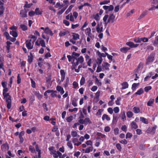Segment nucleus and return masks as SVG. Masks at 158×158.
<instances>
[{
  "instance_id": "nucleus-31",
  "label": "nucleus",
  "mask_w": 158,
  "mask_h": 158,
  "mask_svg": "<svg viewBox=\"0 0 158 158\" xmlns=\"http://www.w3.org/2000/svg\"><path fill=\"white\" fill-rule=\"evenodd\" d=\"M154 101V99H150L148 102L147 105L148 106H152V104H153Z\"/></svg>"
},
{
  "instance_id": "nucleus-45",
  "label": "nucleus",
  "mask_w": 158,
  "mask_h": 158,
  "mask_svg": "<svg viewBox=\"0 0 158 158\" xmlns=\"http://www.w3.org/2000/svg\"><path fill=\"white\" fill-rule=\"evenodd\" d=\"M85 79L84 77H82L80 81V84L81 85H83L85 83Z\"/></svg>"
},
{
  "instance_id": "nucleus-43",
  "label": "nucleus",
  "mask_w": 158,
  "mask_h": 158,
  "mask_svg": "<svg viewBox=\"0 0 158 158\" xmlns=\"http://www.w3.org/2000/svg\"><path fill=\"white\" fill-rule=\"evenodd\" d=\"M91 123V122L89 118H86L84 119V124L87 125L88 124H90Z\"/></svg>"
},
{
  "instance_id": "nucleus-20",
  "label": "nucleus",
  "mask_w": 158,
  "mask_h": 158,
  "mask_svg": "<svg viewBox=\"0 0 158 158\" xmlns=\"http://www.w3.org/2000/svg\"><path fill=\"white\" fill-rule=\"evenodd\" d=\"M35 149L36 151L38 152V158H41V150L39 149L38 144H36L35 146Z\"/></svg>"
},
{
  "instance_id": "nucleus-38",
  "label": "nucleus",
  "mask_w": 158,
  "mask_h": 158,
  "mask_svg": "<svg viewBox=\"0 0 158 158\" xmlns=\"http://www.w3.org/2000/svg\"><path fill=\"white\" fill-rule=\"evenodd\" d=\"M146 12L145 11L143 12L139 17L138 19V20H140L143 18L146 15Z\"/></svg>"
},
{
  "instance_id": "nucleus-59",
  "label": "nucleus",
  "mask_w": 158,
  "mask_h": 158,
  "mask_svg": "<svg viewBox=\"0 0 158 158\" xmlns=\"http://www.w3.org/2000/svg\"><path fill=\"white\" fill-rule=\"evenodd\" d=\"M73 119V116H70L69 117L67 118L66 120L68 122H71Z\"/></svg>"
},
{
  "instance_id": "nucleus-26",
  "label": "nucleus",
  "mask_w": 158,
  "mask_h": 158,
  "mask_svg": "<svg viewBox=\"0 0 158 158\" xmlns=\"http://www.w3.org/2000/svg\"><path fill=\"white\" fill-rule=\"evenodd\" d=\"M140 119L141 121L145 124H148V120L143 117H140Z\"/></svg>"
},
{
  "instance_id": "nucleus-64",
  "label": "nucleus",
  "mask_w": 158,
  "mask_h": 158,
  "mask_svg": "<svg viewBox=\"0 0 158 158\" xmlns=\"http://www.w3.org/2000/svg\"><path fill=\"white\" fill-rule=\"evenodd\" d=\"M113 110L115 113H117L119 111V109L118 107H116L114 108Z\"/></svg>"
},
{
  "instance_id": "nucleus-4",
  "label": "nucleus",
  "mask_w": 158,
  "mask_h": 158,
  "mask_svg": "<svg viewBox=\"0 0 158 158\" xmlns=\"http://www.w3.org/2000/svg\"><path fill=\"white\" fill-rule=\"evenodd\" d=\"M31 40H27L26 41V46L28 49H31L33 48V44L32 45Z\"/></svg>"
},
{
  "instance_id": "nucleus-49",
  "label": "nucleus",
  "mask_w": 158,
  "mask_h": 158,
  "mask_svg": "<svg viewBox=\"0 0 158 158\" xmlns=\"http://www.w3.org/2000/svg\"><path fill=\"white\" fill-rule=\"evenodd\" d=\"M52 92V91H50V90H48L46 91L44 93V95L45 96V98L46 99L47 98H48V96L47 95V93H51V92Z\"/></svg>"
},
{
  "instance_id": "nucleus-39",
  "label": "nucleus",
  "mask_w": 158,
  "mask_h": 158,
  "mask_svg": "<svg viewBox=\"0 0 158 158\" xmlns=\"http://www.w3.org/2000/svg\"><path fill=\"white\" fill-rule=\"evenodd\" d=\"M29 150L31 153H34L35 152V151L33 146L30 145L29 147Z\"/></svg>"
},
{
  "instance_id": "nucleus-15",
  "label": "nucleus",
  "mask_w": 158,
  "mask_h": 158,
  "mask_svg": "<svg viewBox=\"0 0 158 158\" xmlns=\"http://www.w3.org/2000/svg\"><path fill=\"white\" fill-rule=\"evenodd\" d=\"M72 34H73L72 37L73 40H77L79 39L80 35L74 32L72 33Z\"/></svg>"
},
{
  "instance_id": "nucleus-50",
  "label": "nucleus",
  "mask_w": 158,
  "mask_h": 158,
  "mask_svg": "<svg viewBox=\"0 0 158 158\" xmlns=\"http://www.w3.org/2000/svg\"><path fill=\"white\" fill-rule=\"evenodd\" d=\"M97 60V63L98 64V65H99L101 64L103 59L102 58L100 57V58H98Z\"/></svg>"
},
{
  "instance_id": "nucleus-25",
  "label": "nucleus",
  "mask_w": 158,
  "mask_h": 158,
  "mask_svg": "<svg viewBox=\"0 0 158 158\" xmlns=\"http://www.w3.org/2000/svg\"><path fill=\"white\" fill-rule=\"evenodd\" d=\"M133 111L135 114H138L140 112V110L139 107L134 106L133 108Z\"/></svg>"
},
{
  "instance_id": "nucleus-44",
  "label": "nucleus",
  "mask_w": 158,
  "mask_h": 158,
  "mask_svg": "<svg viewBox=\"0 0 158 158\" xmlns=\"http://www.w3.org/2000/svg\"><path fill=\"white\" fill-rule=\"evenodd\" d=\"M153 45L155 46L158 47V36L156 37L155 40L153 43Z\"/></svg>"
},
{
  "instance_id": "nucleus-9",
  "label": "nucleus",
  "mask_w": 158,
  "mask_h": 158,
  "mask_svg": "<svg viewBox=\"0 0 158 158\" xmlns=\"http://www.w3.org/2000/svg\"><path fill=\"white\" fill-rule=\"evenodd\" d=\"M103 8L105 10H108V11H110L113 10L114 7L113 5H110L109 6H103Z\"/></svg>"
},
{
  "instance_id": "nucleus-57",
  "label": "nucleus",
  "mask_w": 158,
  "mask_h": 158,
  "mask_svg": "<svg viewBox=\"0 0 158 158\" xmlns=\"http://www.w3.org/2000/svg\"><path fill=\"white\" fill-rule=\"evenodd\" d=\"M7 40H9L12 42H14L16 41V39L15 37L13 38L10 36L8 38H7Z\"/></svg>"
},
{
  "instance_id": "nucleus-18",
  "label": "nucleus",
  "mask_w": 158,
  "mask_h": 158,
  "mask_svg": "<svg viewBox=\"0 0 158 158\" xmlns=\"http://www.w3.org/2000/svg\"><path fill=\"white\" fill-rule=\"evenodd\" d=\"M130 48L128 47H123L120 49V51L123 53H126L127 51L130 50Z\"/></svg>"
},
{
  "instance_id": "nucleus-46",
  "label": "nucleus",
  "mask_w": 158,
  "mask_h": 158,
  "mask_svg": "<svg viewBox=\"0 0 158 158\" xmlns=\"http://www.w3.org/2000/svg\"><path fill=\"white\" fill-rule=\"evenodd\" d=\"M104 110L102 109H100L98 110V112L96 114V116H100L102 114V112Z\"/></svg>"
},
{
  "instance_id": "nucleus-28",
  "label": "nucleus",
  "mask_w": 158,
  "mask_h": 158,
  "mask_svg": "<svg viewBox=\"0 0 158 158\" xmlns=\"http://www.w3.org/2000/svg\"><path fill=\"white\" fill-rule=\"evenodd\" d=\"M10 34L13 37L16 38L18 36V34L16 31H10Z\"/></svg>"
},
{
  "instance_id": "nucleus-34",
  "label": "nucleus",
  "mask_w": 158,
  "mask_h": 158,
  "mask_svg": "<svg viewBox=\"0 0 158 158\" xmlns=\"http://www.w3.org/2000/svg\"><path fill=\"white\" fill-rule=\"evenodd\" d=\"M108 15H106L104 16L103 19V20L104 22H105V24H106V25L107 24L109 23H110V22H108V20H107V21L106 22V20L108 18Z\"/></svg>"
},
{
  "instance_id": "nucleus-62",
  "label": "nucleus",
  "mask_w": 158,
  "mask_h": 158,
  "mask_svg": "<svg viewBox=\"0 0 158 158\" xmlns=\"http://www.w3.org/2000/svg\"><path fill=\"white\" fill-rule=\"evenodd\" d=\"M95 83H96L98 86H101L102 85V83L100 82L98 78H96L95 80Z\"/></svg>"
},
{
  "instance_id": "nucleus-19",
  "label": "nucleus",
  "mask_w": 158,
  "mask_h": 158,
  "mask_svg": "<svg viewBox=\"0 0 158 158\" xmlns=\"http://www.w3.org/2000/svg\"><path fill=\"white\" fill-rule=\"evenodd\" d=\"M122 87L121 88L122 89H124L128 87V84L127 82H124L121 84Z\"/></svg>"
},
{
  "instance_id": "nucleus-36",
  "label": "nucleus",
  "mask_w": 158,
  "mask_h": 158,
  "mask_svg": "<svg viewBox=\"0 0 158 158\" xmlns=\"http://www.w3.org/2000/svg\"><path fill=\"white\" fill-rule=\"evenodd\" d=\"M68 33V31H61L59 33V36L60 37H62Z\"/></svg>"
},
{
  "instance_id": "nucleus-33",
  "label": "nucleus",
  "mask_w": 158,
  "mask_h": 158,
  "mask_svg": "<svg viewBox=\"0 0 158 158\" xmlns=\"http://www.w3.org/2000/svg\"><path fill=\"white\" fill-rule=\"evenodd\" d=\"M32 5V3H31L28 4L27 1H25L24 7L29 8L31 7Z\"/></svg>"
},
{
  "instance_id": "nucleus-29",
  "label": "nucleus",
  "mask_w": 158,
  "mask_h": 158,
  "mask_svg": "<svg viewBox=\"0 0 158 158\" xmlns=\"http://www.w3.org/2000/svg\"><path fill=\"white\" fill-rule=\"evenodd\" d=\"M131 125L132 128H134V129H135L138 127V126L137 124L134 121L131 122Z\"/></svg>"
},
{
  "instance_id": "nucleus-48",
  "label": "nucleus",
  "mask_w": 158,
  "mask_h": 158,
  "mask_svg": "<svg viewBox=\"0 0 158 158\" xmlns=\"http://www.w3.org/2000/svg\"><path fill=\"white\" fill-rule=\"evenodd\" d=\"M140 40L141 41H143V42H147L148 41L149 39L145 37L140 38Z\"/></svg>"
},
{
  "instance_id": "nucleus-52",
  "label": "nucleus",
  "mask_w": 158,
  "mask_h": 158,
  "mask_svg": "<svg viewBox=\"0 0 158 158\" xmlns=\"http://www.w3.org/2000/svg\"><path fill=\"white\" fill-rule=\"evenodd\" d=\"M132 136V134L130 132H127L126 135V138H131Z\"/></svg>"
},
{
  "instance_id": "nucleus-56",
  "label": "nucleus",
  "mask_w": 158,
  "mask_h": 158,
  "mask_svg": "<svg viewBox=\"0 0 158 158\" xmlns=\"http://www.w3.org/2000/svg\"><path fill=\"white\" fill-rule=\"evenodd\" d=\"M140 38H135L134 39V41L136 43H140L141 42Z\"/></svg>"
},
{
  "instance_id": "nucleus-3",
  "label": "nucleus",
  "mask_w": 158,
  "mask_h": 158,
  "mask_svg": "<svg viewBox=\"0 0 158 158\" xmlns=\"http://www.w3.org/2000/svg\"><path fill=\"white\" fill-rule=\"evenodd\" d=\"M84 58L82 56H81L77 58V62L73 63L75 66H77L79 63L82 64L84 61Z\"/></svg>"
},
{
  "instance_id": "nucleus-17",
  "label": "nucleus",
  "mask_w": 158,
  "mask_h": 158,
  "mask_svg": "<svg viewBox=\"0 0 158 158\" xmlns=\"http://www.w3.org/2000/svg\"><path fill=\"white\" fill-rule=\"evenodd\" d=\"M68 6V5H66V6L63 7V8L61 9L60 10H59L57 13L58 15H61L65 11V10L67 8Z\"/></svg>"
},
{
  "instance_id": "nucleus-54",
  "label": "nucleus",
  "mask_w": 158,
  "mask_h": 158,
  "mask_svg": "<svg viewBox=\"0 0 158 158\" xmlns=\"http://www.w3.org/2000/svg\"><path fill=\"white\" fill-rule=\"evenodd\" d=\"M97 135L98 136L102 138H104L106 136L105 135L103 134L100 132H97Z\"/></svg>"
},
{
  "instance_id": "nucleus-37",
  "label": "nucleus",
  "mask_w": 158,
  "mask_h": 158,
  "mask_svg": "<svg viewBox=\"0 0 158 158\" xmlns=\"http://www.w3.org/2000/svg\"><path fill=\"white\" fill-rule=\"evenodd\" d=\"M50 91H52V92H51V96L52 98H54L55 97L57 96V95L56 94L57 93V91L56 90H50Z\"/></svg>"
},
{
  "instance_id": "nucleus-32",
  "label": "nucleus",
  "mask_w": 158,
  "mask_h": 158,
  "mask_svg": "<svg viewBox=\"0 0 158 158\" xmlns=\"http://www.w3.org/2000/svg\"><path fill=\"white\" fill-rule=\"evenodd\" d=\"M74 6V5H71L69 8L67 9V10L65 11V14L66 15L68 14L70 12L72 8Z\"/></svg>"
},
{
  "instance_id": "nucleus-61",
  "label": "nucleus",
  "mask_w": 158,
  "mask_h": 158,
  "mask_svg": "<svg viewBox=\"0 0 158 158\" xmlns=\"http://www.w3.org/2000/svg\"><path fill=\"white\" fill-rule=\"evenodd\" d=\"M31 87L33 88L36 87L35 83L32 79H31Z\"/></svg>"
},
{
  "instance_id": "nucleus-22",
  "label": "nucleus",
  "mask_w": 158,
  "mask_h": 158,
  "mask_svg": "<svg viewBox=\"0 0 158 158\" xmlns=\"http://www.w3.org/2000/svg\"><path fill=\"white\" fill-rule=\"evenodd\" d=\"M78 99L75 98H73L72 100V105L74 107H76L77 106V101Z\"/></svg>"
},
{
  "instance_id": "nucleus-41",
  "label": "nucleus",
  "mask_w": 158,
  "mask_h": 158,
  "mask_svg": "<svg viewBox=\"0 0 158 158\" xmlns=\"http://www.w3.org/2000/svg\"><path fill=\"white\" fill-rule=\"evenodd\" d=\"M143 93V90L142 88L139 89L137 92L135 93V94L140 95Z\"/></svg>"
},
{
  "instance_id": "nucleus-63",
  "label": "nucleus",
  "mask_w": 158,
  "mask_h": 158,
  "mask_svg": "<svg viewBox=\"0 0 158 158\" xmlns=\"http://www.w3.org/2000/svg\"><path fill=\"white\" fill-rule=\"evenodd\" d=\"M156 126H155L153 127L151 129V131L150 132L151 134H154L155 133L156 129Z\"/></svg>"
},
{
  "instance_id": "nucleus-40",
  "label": "nucleus",
  "mask_w": 158,
  "mask_h": 158,
  "mask_svg": "<svg viewBox=\"0 0 158 158\" xmlns=\"http://www.w3.org/2000/svg\"><path fill=\"white\" fill-rule=\"evenodd\" d=\"M93 149V147L92 146L87 148L85 150V153H89L91 151H92Z\"/></svg>"
},
{
  "instance_id": "nucleus-7",
  "label": "nucleus",
  "mask_w": 158,
  "mask_h": 158,
  "mask_svg": "<svg viewBox=\"0 0 158 158\" xmlns=\"http://www.w3.org/2000/svg\"><path fill=\"white\" fill-rule=\"evenodd\" d=\"M115 18V16L113 14H110L108 19V22H110L111 23H113L114 21Z\"/></svg>"
},
{
  "instance_id": "nucleus-10",
  "label": "nucleus",
  "mask_w": 158,
  "mask_h": 158,
  "mask_svg": "<svg viewBox=\"0 0 158 158\" xmlns=\"http://www.w3.org/2000/svg\"><path fill=\"white\" fill-rule=\"evenodd\" d=\"M6 102L7 103V107L8 109H10L11 107V97L6 98Z\"/></svg>"
},
{
  "instance_id": "nucleus-53",
  "label": "nucleus",
  "mask_w": 158,
  "mask_h": 158,
  "mask_svg": "<svg viewBox=\"0 0 158 158\" xmlns=\"http://www.w3.org/2000/svg\"><path fill=\"white\" fill-rule=\"evenodd\" d=\"M40 42V44L41 45V46L44 47H45V41L44 40H41Z\"/></svg>"
},
{
  "instance_id": "nucleus-58",
  "label": "nucleus",
  "mask_w": 158,
  "mask_h": 158,
  "mask_svg": "<svg viewBox=\"0 0 158 158\" xmlns=\"http://www.w3.org/2000/svg\"><path fill=\"white\" fill-rule=\"evenodd\" d=\"M110 2V1L109 0V1H107V0H104L102 2H101L100 3V5H104L107 4L108 3H109Z\"/></svg>"
},
{
  "instance_id": "nucleus-16",
  "label": "nucleus",
  "mask_w": 158,
  "mask_h": 158,
  "mask_svg": "<svg viewBox=\"0 0 158 158\" xmlns=\"http://www.w3.org/2000/svg\"><path fill=\"white\" fill-rule=\"evenodd\" d=\"M30 55L28 56V59L27 61L29 64H30L33 61V56L31 52H30Z\"/></svg>"
},
{
  "instance_id": "nucleus-30",
  "label": "nucleus",
  "mask_w": 158,
  "mask_h": 158,
  "mask_svg": "<svg viewBox=\"0 0 158 158\" xmlns=\"http://www.w3.org/2000/svg\"><path fill=\"white\" fill-rule=\"evenodd\" d=\"M6 50L7 52H8L10 49V45L12 44V43L9 41H7L6 42Z\"/></svg>"
},
{
  "instance_id": "nucleus-23",
  "label": "nucleus",
  "mask_w": 158,
  "mask_h": 158,
  "mask_svg": "<svg viewBox=\"0 0 158 158\" xmlns=\"http://www.w3.org/2000/svg\"><path fill=\"white\" fill-rule=\"evenodd\" d=\"M96 29L98 33H100L103 31V27H102L100 28L99 24L97 25Z\"/></svg>"
},
{
  "instance_id": "nucleus-60",
  "label": "nucleus",
  "mask_w": 158,
  "mask_h": 158,
  "mask_svg": "<svg viewBox=\"0 0 158 158\" xmlns=\"http://www.w3.org/2000/svg\"><path fill=\"white\" fill-rule=\"evenodd\" d=\"M143 67V63L142 62H140L137 68L138 70H140L141 69H142Z\"/></svg>"
},
{
  "instance_id": "nucleus-12",
  "label": "nucleus",
  "mask_w": 158,
  "mask_h": 158,
  "mask_svg": "<svg viewBox=\"0 0 158 158\" xmlns=\"http://www.w3.org/2000/svg\"><path fill=\"white\" fill-rule=\"evenodd\" d=\"M1 148L3 151H6L8 150L9 149L8 144L7 143L3 144L1 147Z\"/></svg>"
},
{
  "instance_id": "nucleus-42",
  "label": "nucleus",
  "mask_w": 158,
  "mask_h": 158,
  "mask_svg": "<svg viewBox=\"0 0 158 158\" xmlns=\"http://www.w3.org/2000/svg\"><path fill=\"white\" fill-rule=\"evenodd\" d=\"M139 83H133L132 85L131 89L133 91L135 90L136 87L139 85Z\"/></svg>"
},
{
  "instance_id": "nucleus-21",
  "label": "nucleus",
  "mask_w": 158,
  "mask_h": 158,
  "mask_svg": "<svg viewBox=\"0 0 158 158\" xmlns=\"http://www.w3.org/2000/svg\"><path fill=\"white\" fill-rule=\"evenodd\" d=\"M34 94L39 100H41L43 97V95L40 94L39 92H35L34 93Z\"/></svg>"
},
{
  "instance_id": "nucleus-24",
  "label": "nucleus",
  "mask_w": 158,
  "mask_h": 158,
  "mask_svg": "<svg viewBox=\"0 0 158 158\" xmlns=\"http://www.w3.org/2000/svg\"><path fill=\"white\" fill-rule=\"evenodd\" d=\"M35 12L36 15H41L43 11L42 10H40L39 8H36L35 10Z\"/></svg>"
},
{
  "instance_id": "nucleus-14",
  "label": "nucleus",
  "mask_w": 158,
  "mask_h": 158,
  "mask_svg": "<svg viewBox=\"0 0 158 158\" xmlns=\"http://www.w3.org/2000/svg\"><path fill=\"white\" fill-rule=\"evenodd\" d=\"M120 116L122 120L123 121H124L126 120L125 113L124 110H121L120 114Z\"/></svg>"
},
{
  "instance_id": "nucleus-47",
  "label": "nucleus",
  "mask_w": 158,
  "mask_h": 158,
  "mask_svg": "<svg viewBox=\"0 0 158 158\" xmlns=\"http://www.w3.org/2000/svg\"><path fill=\"white\" fill-rule=\"evenodd\" d=\"M127 115L128 118L132 117L133 115V114L131 111H128L127 113Z\"/></svg>"
},
{
  "instance_id": "nucleus-5",
  "label": "nucleus",
  "mask_w": 158,
  "mask_h": 158,
  "mask_svg": "<svg viewBox=\"0 0 158 158\" xmlns=\"http://www.w3.org/2000/svg\"><path fill=\"white\" fill-rule=\"evenodd\" d=\"M102 69L104 70H107L109 71L110 70L109 67L110 64L107 62H103L102 65Z\"/></svg>"
},
{
  "instance_id": "nucleus-2",
  "label": "nucleus",
  "mask_w": 158,
  "mask_h": 158,
  "mask_svg": "<svg viewBox=\"0 0 158 158\" xmlns=\"http://www.w3.org/2000/svg\"><path fill=\"white\" fill-rule=\"evenodd\" d=\"M63 2L64 4H63L61 5L60 4V2L56 3L55 6V7L56 8H61L62 7H64V6H66V5H68V4H69V2L68 0H64L63 1Z\"/></svg>"
},
{
  "instance_id": "nucleus-55",
  "label": "nucleus",
  "mask_w": 158,
  "mask_h": 158,
  "mask_svg": "<svg viewBox=\"0 0 158 158\" xmlns=\"http://www.w3.org/2000/svg\"><path fill=\"white\" fill-rule=\"evenodd\" d=\"M35 14V12L32 10H31L28 12V15L30 17L34 16Z\"/></svg>"
},
{
  "instance_id": "nucleus-1",
  "label": "nucleus",
  "mask_w": 158,
  "mask_h": 158,
  "mask_svg": "<svg viewBox=\"0 0 158 158\" xmlns=\"http://www.w3.org/2000/svg\"><path fill=\"white\" fill-rule=\"evenodd\" d=\"M156 55V53L154 52H152L148 56V57L146 60V64L147 65H148L151 62H152L155 60V56Z\"/></svg>"
},
{
  "instance_id": "nucleus-13",
  "label": "nucleus",
  "mask_w": 158,
  "mask_h": 158,
  "mask_svg": "<svg viewBox=\"0 0 158 158\" xmlns=\"http://www.w3.org/2000/svg\"><path fill=\"white\" fill-rule=\"evenodd\" d=\"M56 89L58 91L60 92L61 95L63 94L64 93L63 88L60 86L57 85L56 87Z\"/></svg>"
},
{
  "instance_id": "nucleus-11",
  "label": "nucleus",
  "mask_w": 158,
  "mask_h": 158,
  "mask_svg": "<svg viewBox=\"0 0 158 158\" xmlns=\"http://www.w3.org/2000/svg\"><path fill=\"white\" fill-rule=\"evenodd\" d=\"M60 73L61 76V81H60V82H63L65 79V73L64 70L61 69L60 70Z\"/></svg>"
},
{
  "instance_id": "nucleus-27",
  "label": "nucleus",
  "mask_w": 158,
  "mask_h": 158,
  "mask_svg": "<svg viewBox=\"0 0 158 158\" xmlns=\"http://www.w3.org/2000/svg\"><path fill=\"white\" fill-rule=\"evenodd\" d=\"M106 119L107 121H109L110 120V118L106 114H104L103 115L102 117V120H104Z\"/></svg>"
},
{
  "instance_id": "nucleus-35",
  "label": "nucleus",
  "mask_w": 158,
  "mask_h": 158,
  "mask_svg": "<svg viewBox=\"0 0 158 158\" xmlns=\"http://www.w3.org/2000/svg\"><path fill=\"white\" fill-rule=\"evenodd\" d=\"M20 27L23 31H26L28 29L27 27L24 24H21Z\"/></svg>"
},
{
  "instance_id": "nucleus-51",
  "label": "nucleus",
  "mask_w": 158,
  "mask_h": 158,
  "mask_svg": "<svg viewBox=\"0 0 158 158\" xmlns=\"http://www.w3.org/2000/svg\"><path fill=\"white\" fill-rule=\"evenodd\" d=\"M152 87L151 86H146L144 88V91L146 92H148L149 90L151 89Z\"/></svg>"
},
{
  "instance_id": "nucleus-8",
  "label": "nucleus",
  "mask_w": 158,
  "mask_h": 158,
  "mask_svg": "<svg viewBox=\"0 0 158 158\" xmlns=\"http://www.w3.org/2000/svg\"><path fill=\"white\" fill-rule=\"evenodd\" d=\"M126 44L131 48H136L139 45V44H135L133 42L131 41L127 42Z\"/></svg>"
},
{
  "instance_id": "nucleus-6",
  "label": "nucleus",
  "mask_w": 158,
  "mask_h": 158,
  "mask_svg": "<svg viewBox=\"0 0 158 158\" xmlns=\"http://www.w3.org/2000/svg\"><path fill=\"white\" fill-rule=\"evenodd\" d=\"M27 11L25 9L21 10L20 11V15L22 18H27Z\"/></svg>"
}]
</instances>
